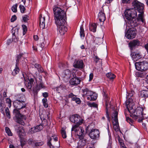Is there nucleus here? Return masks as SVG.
Masks as SVG:
<instances>
[{"label": "nucleus", "instance_id": "f257e3e1", "mask_svg": "<svg viewBox=\"0 0 148 148\" xmlns=\"http://www.w3.org/2000/svg\"><path fill=\"white\" fill-rule=\"evenodd\" d=\"M53 17L55 23L57 27L58 33L63 35L67 30L65 24V13L60 8L55 6L53 9Z\"/></svg>", "mask_w": 148, "mask_h": 148}, {"label": "nucleus", "instance_id": "f03ea898", "mask_svg": "<svg viewBox=\"0 0 148 148\" xmlns=\"http://www.w3.org/2000/svg\"><path fill=\"white\" fill-rule=\"evenodd\" d=\"M132 4L133 9L135 10H137L140 13L137 17L138 20H141L143 23H144L145 19L144 16V4L137 0H134L132 2Z\"/></svg>", "mask_w": 148, "mask_h": 148}, {"label": "nucleus", "instance_id": "7ed1b4c3", "mask_svg": "<svg viewBox=\"0 0 148 148\" xmlns=\"http://www.w3.org/2000/svg\"><path fill=\"white\" fill-rule=\"evenodd\" d=\"M118 110L115 108L113 109L112 113V117L113 128L114 130L117 132L119 130V122L118 119Z\"/></svg>", "mask_w": 148, "mask_h": 148}, {"label": "nucleus", "instance_id": "20e7f679", "mask_svg": "<svg viewBox=\"0 0 148 148\" xmlns=\"http://www.w3.org/2000/svg\"><path fill=\"white\" fill-rule=\"evenodd\" d=\"M125 17L127 19L135 18L137 16V12L133 8L126 10L125 12Z\"/></svg>", "mask_w": 148, "mask_h": 148}, {"label": "nucleus", "instance_id": "39448f33", "mask_svg": "<svg viewBox=\"0 0 148 148\" xmlns=\"http://www.w3.org/2000/svg\"><path fill=\"white\" fill-rule=\"evenodd\" d=\"M135 66L136 69L139 71H145L148 69V63L146 61L136 62Z\"/></svg>", "mask_w": 148, "mask_h": 148}, {"label": "nucleus", "instance_id": "423d86ee", "mask_svg": "<svg viewBox=\"0 0 148 148\" xmlns=\"http://www.w3.org/2000/svg\"><path fill=\"white\" fill-rule=\"evenodd\" d=\"M127 20V21L126 23L127 27L132 28H134V27L137 26L139 24L138 22L140 21H141V20H138L137 18V19L133 18L131 19Z\"/></svg>", "mask_w": 148, "mask_h": 148}, {"label": "nucleus", "instance_id": "0eeeda50", "mask_svg": "<svg viewBox=\"0 0 148 148\" xmlns=\"http://www.w3.org/2000/svg\"><path fill=\"white\" fill-rule=\"evenodd\" d=\"M70 121L76 124L81 125L83 123L84 120L79 116L76 114L72 115L70 118Z\"/></svg>", "mask_w": 148, "mask_h": 148}, {"label": "nucleus", "instance_id": "6e6552de", "mask_svg": "<svg viewBox=\"0 0 148 148\" xmlns=\"http://www.w3.org/2000/svg\"><path fill=\"white\" fill-rule=\"evenodd\" d=\"M136 29L135 28L130 27L125 35L126 37L129 39H132L134 38L136 35Z\"/></svg>", "mask_w": 148, "mask_h": 148}, {"label": "nucleus", "instance_id": "1a4fd4ad", "mask_svg": "<svg viewBox=\"0 0 148 148\" xmlns=\"http://www.w3.org/2000/svg\"><path fill=\"white\" fill-rule=\"evenodd\" d=\"M127 111L130 114V116L132 117L133 115L135 114L136 110V106L133 103H129L127 105Z\"/></svg>", "mask_w": 148, "mask_h": 148}, {"label": "nucleus", "instance_id": "9d476101", "mask_svg": "<svg viewBox=\"0 0 148 148\" xmlns=\"http://www.w3.org/2000/svg\"><path fill=\"white\" fill-rule=\"evenodd\" d=\"M89 135L92 139H96L99 136V132L97 129H92L90 130Z\"/></svg>", "mask_w": 148, "mask_h": 148}, {"label": "nucleus", "instance_id": "9b49d317", "mask_svg": "<svg viewBox=\"0 0 148 148\" xmlns=\"http://www.w3.org/2000/svg\"><path fill=\"white\" fill-rule=\"evenodd\" d=\"M14 106L17 109H21L26 107V103L24 101L16 100L14 102Z\"/></svg>", "mask_w": 148, "mask_h": 148}, {"label": "nucleus", "instance_id": "f8f14e48", "mask_svg": "<svg viewBox=\"0 0 148 148\" xmlns=\"http://www.w3.org/2000/svg\"><path fill=\"white\" fill-rule=\"evenodd\" d=\"M135 114L133 115L132 117L135 119L141 117L143 115V109L140 107H137Z\"/></svg>", "mask_w": 148, "mask_h": 148}, {"label": "nucleus", "instance_id": "ddd939ff", "mask_svg": "<svg viewBox=\"0 0 148 148\" xmlns=\"http://www.w3.org/2000/svg\"><path fill=\"white\" fill-rule=\"evenodd\" d=\"M73 77L70 80L69 82L71 85H76L79 84L80 80L77 77H76L75 74L73 75Z\"/></svg>", "mask_w": 148, "mask_h": 148}, {"label": "nucleus", "instance_id": "4468645a", "mask_svg": "<svg viewBox=\"0 0 148 148\" xmlns=\"http://www.w3.org/2000/svg\"><path fill=\"white\" fill-rule=\"evenodd\" d=\"M43 126L41 124L36 126V127L32 128L30 130L31 133L33 134L37 132H39L43 128Z\"/></svg>", "mask_w": 148, "mask_h": 148}, {"label": "nucleus", "instance_id": "2eb2a0df", "mask_svg": "<svg viewBox=\"0 0 148 148\" xmlns=\"http://www.w3.org/2000/svg\"><path fill=\"white\" fill-rule=\"evenodd\" d=\"M103 95L104 97V100L105 101V104L106 106V113L107 114V117L109 119V116L108 114V108L110 107L109 105V98L107 96V95L106 94L105 92H103Z\"/></svg>", "mask_w": 148, "mask_h": 148}, {"label": "nucleus", "instance_id": "dca6fc26", "mask_svg": "<svg viewBox=\"0 0 148 148\" xmlns=\"http://www.w3.org/2000/svg\"><path fill=\"white\" fill-rule=\"evenodd\" d=\"M73 66L77 68H82L83 67V61L81 60H75L73 65Z\"/></svg>", "mask_w": 148, "mask_h": 148}, {"label": "nucleus", "instance_id": "f3484780", "mask_svg": "<svg viewBox=\"0 0 148 148\" xmlns=\"http://www.w3.org/2000/svg\"><path fill=\"white\" fill-rule=\"evenodd\" d=\"M16 121L18 123L23 125L24 124V121L26 119V117L25 115H21L18 116H17Z\"/></svg>", "mask_w": 148, "mask_h": 148}, {"label": "nucleus", "instance_id": "a211bd4d", "mask_svg": "<svg viewBox=\"0 0 148 148\" xmlns=\"http://www.w3.org/2000/svg\"><path fill=\"white\" fill-rule=\"evenodd\" d=\"M99 20L100 22H104L106 19L105 15L103 9L101 10L98 14Z\"/></svg>", "mask_w": 148, "mask_h": 148}, {"label": "nucleus", "instance_id": "6ab92c4d", "mask_svg": "<svg viewBox=\"0 0 148 148\" xmlns=\"http://www.w3.org/2000/svg\"><path fill=\"white\" fill-rule=\"evenodd\" d=\"M140 44V42L138 40H134L129 44V46L131 50L136 46H138Z\"/></svg>", "mask_w": 148, "mask_h": 148}, {"label": "nucleus", "instance_id": "aec40b11", "mask_svg": "<svg viewBox=\"0 0 148 148\" xmlns=\"http://www.w3.org/2000/svg\"><path fill=\"white\" fill-rule=\"evenodd\" d=\"M131 55L132 59L134 61L138 60L142 57V56L140 53L136 52L132 53Z\"/></svg>", "mask_w": 148, "mask_h": 148}, {"label": "nucleus", "instance_id": "412c9836", "mask_svg": "<svg viewBox=\"0 0 148 148\" xmlns=\"http://www.w3.org/2000/svg\"><path fill=\"white\" fill-rule=\"evenodd\" d=\"M45 17H42L40 15L39 17L40 26L42 29H44L45 26Z\"/></svg>", "mask_w": 148, "mask_h": 148}, {"label": "nucleus", "instance_id": "4be33fe9", "mask_svg": "<svg viewBox=\"0 0 148 148\" xmlns=\"http://www.w3.org/2000/svg\"><path fill=\"white\" fill-rule=\"evenodd\" d=\"M19 29L17 28H13L12 29V40L15 42H16L18 41L17 38H16L15 33L16 34H18V33Z\"/></svg>", "mask_w": 148, "mask_h": 148}, {"label": "nucleus", "instance_id": "5701e85b", "mask_svg": "<svg viewBox=\"0 0 148 148\" xmlns=\"http://www.w3.org/2000/svg\"><path fill=\"white\" fill-rule=\"evenodd\" d=\"M16 130L20 138H21V136H23L25 135L24 130L20 125L18 126L16 128Z\"/></svg>", "mask_w": 148, "mask_h": 148}, {"label": "nucleus", "instance_id": "b1692460", "mask_svg": "<svg viewBox=\"0 0 148 148\" xmlns=\"http://www.w3.org/2000/svg\"><path fill=\"white\" fill-rule=\"evenodd\" d=\"M79 124H75L73 125L71 129V131H74L76 134H78V131H79L81 127Z\"/></svg>", "mask_w": 148, "mask_h": 148}, {"label": "nucleus", "instance_id": "393cba45", "mask_svg": "<svg viewBox=\"0 0 148 148\" xmlns=\"http://www.w3.org/2000/svg\"><path fill=\"white\" fill-rule=\"evenodd\" d=\"M44 88H45V86L43 83L42 82H40L38 84L36 85L35 89H34V91L35 92H38L40 89Z\"/></svg>", "mask_w": 148, "mask_h": 148}, {"label": "nucleus", "instance_id": "a878e982", "mask_svg": "<svg viewBox=\"0 0 148 148\" xmlns=\"http://www.w3.org/2000/svg\"><path fill=\"white\" fill-rule=\"evenodd\" d=\"M140 97L142 98H146L148 97V90H143L141 91L139 94Z\"/></svg>", "mask_w": 148, "mask_h": 148}, {"label": "nucleus", "instance_id": "bb28decb", "mask_svg": "<svg viewBox=\"0 0 148 148\" xmlns=\"http://www.w3.org/2000/svg\"><path fill=\"white\" fill-rule=\"evenodd\" d=\"M79 130L78 131V134H76L78 136L79 138L81 140L83 139L84 137V130L82 127H81Z\"/></svg>", "mask_w": 148, "mask_h": 148}, {"label": "nucleus", "instance_id": "cd10ccee", "mask_svg": "<svg viewBox=\"0 0 148 148\" xmlns=\"http://www.w3.org/2000/svg\"><path fill=\"white\" fill-rule=\"evenodd\" d=\"M29 82L26 84V86L29 89H31L32 87V85L33 84L34 81V79L33 78H31L29 79Z\"/></svg>", "mask_w": 148, "mask_h": 148}, {"label": "nucleus", "instance_id": "c85d7f7f", "mask_svg": "<svg viewBox=\"0 0 148 148\" xmlns=\"http://www.w3.org/2000/svg\"><path fill=\"white\" fill-rule=\"evenodd\" d=\"M83 95L85 96H89L90 97L92 94L93 92L89 90L87 88H85L83 90Z\"/></svg>", "mask_w": 148, "mask_h": 148}, {"label": "nucleus", "instance_id": "c756f323", "mask_svg": "<svg viewBox=\"0 0 148 148\" xmlns=\"http://www.w3.org/2000/svg\"><path fill=\"white\" fill-rule=\"evenodd\" d=\"M90 30L94 32H95L96 30L97 27V24L95 23H92L90 24L89 26Z\"/></svg>", "mask_w": 148, "mask_h": 148}, {"label": "nucleus", "instance_id": "7c9ffc66", "mask_svg": "<svg viewBox=\"0 0 148 148\" xmlns=\"http://www.w3.org/2000/svg\"><path fill=\"white\" fill-rule=\"evenodd\" d=\"M19 71L18 64V63H16V67L12 73V75L13 76H15L16 74L19 73Z\"/></svg>", "mask_w": 148, "mask_h": 148}, {"label": "nucleus", "instance_id": "2f4dec72", "mask_svg": "<svg viewBox=\"0 0 148 148\" xmlns=\"http://www.w3.org/2000/svg\"><path fill=\"white\" fill-rule=\"evenodd\" d=\"M80 37L82 38H84L85 36V33L83 25H82L80 27Z\"/></svg>", "mask_w": 148, "mask_h": 148}, {"label": "nucleus", "instance_id": "473e14b6", "mask_svg": "<svg viewBox=\"0 0 148 148\" xmlns=\"http://www.w3.org/2000/svg\"><path fill=\"white\" fill-rule=\"evenodd\" d=\"M52 137L53 138H49V141H48L47 143L48 145H49L50 147H51V146H52V145H51V141L52 139H53L54 140V141H56L58 140V138L56 136H52Z\"/></svg>", "mask_w": 148, "mask_h": 148}, {"label": "nucleus", "instance_id": "72a5a7b5", "mask_svg": "<svg viewBox=\"0 0 148 148\" xmlns=\"http://www.w3.org/2000/svg\"><path fill=\"white\" fill-rule=\"evenodd\" d=\"M106 76L107 77L111 79H114L116 77V76L114 74L111 73H109L107 74Z\"/></svg>", "mask_w": 148, "mask_h": 148}, {"label": "nucleus", "instance_id": "f704fd0d", "mask_svg": "<svg viewBox=\"0 0 148 148\" xmlns=\"http://www.w3.org/2000/svg\"><path fill=\"white\" fill-rule=\"evenodd\" d=\"M125 115L126 120L131 125H132V124L133 123L134 121L132 119H130L129 117L127 116L126 115V112H125Z\"/></svg>", "mask_w": 148, "mask_h": 148}, {"label": "nucleus", "instance_id": "c9c22d12", "mask_svg": "<svg viewBox=\"0 0 148 148\" xmlns=\"http://www.w3.org/2000/svg\"><path fill=\"white\" fill-rule=\"evenodd\" d=\"M5 107V106L4 104V102L1 101L0 102V110L1 111L2 113L4 114L3 110Z\"/></svg>", "mask_w": 148, "mask_h": 148}, {"label": "nucleus", "instance_id": "e433bc0d", "mask_svg": "<svg viewBox=\"0 0 148 148\" xmlns=\"http://www.w3.org/2000/svg\"><path fill=\"white\" fill-rule=\"evenodd\" d=\"M19 109H17L16 108L14 110L13 112L15 114V115L16 117L20 116L21 115L20 114V112L19 111Z\"/></svg>", "mask_w": 148, "mask_h": 148}, {"label": "nucleus", "instance_id": "4c0bfd02", "mask_svg": "<svg viewBox=\"0 0 148 148\" xmlns=\"http://www.w3.org/2000/svg\"><path fill=\"white\" fill-rule=\"evenodd\" d=\"M5 130L6 133L9 136H12V134L10 130L8 127L5 128Z\"/></svg>", "mask_w": 148, "mask_h": 148}, {"label": "nucleus", "instance_id": "58836bf2", "mask_svg": "<svg viewBox=\"0 0 148 148\" xmlns=\"http://www.w3.org/2000/svg\"><path fill=\"white\" fill-rule=\"evenodd\" d=\"M68 97L69 98H71L72 99V100L73 101H74L77 98L76 96L73 95L72 93H71L69 95Z\"/></svg>", "mask_w": 148, "mask_h": 148}, {"label": "nucleus", "instance_id": "ea45409f", "mask_svg": "<svg viewBox=\"0 0 148 148\" xmlns=\"http://www.w3.org/2000/svg\"><path fill=\"white\" fill-rule=\"evenodd\" d=\"M5 112L7 117L9 118H10V112L8 108L7 107L5 108Z\"/></svg>", "mask_w": 148, "mask_h": 148}, {"label": "nucleus", "instance_id": "a19ab883", "mask_svg": "<svg viewBox=\"0 0 148 148\" xmlns=\"http://www.w3.org/2000/svg\"><path fill=\"white\" fill-rule=\"evenodd\" d=\"M18 5L17 4H16L15 5H14L12 7L11 9L14 12H16L17 11V8Z\"/></svg>", "mask_w": 148, "mask_h": 148}, {"label": "nucleus", "instance_id": "79ce46f5", "mask_svg": "<svg viewBox=\"0 0 148 148\" xmlns=\"http://www.w3.org/2000/svg\"><path fill=\"white\" fill-rule=\"evenodd\" d=\"M90 97H91V99L92 101L95 100L97 98L96 94L95 93H93V92H92V94L91 95Z\"/></svg>", "mask_w": 148, "mask_h": 148}, {"label": "nucleus", "instance_id": "37998d69", "mask_svg": "<svg viewBox=\"0 0 148 148\" xmlns=\"http://www.w3.org/2000/svg\"><path fill=\"white\" fill-rule=\"evenodd\" d=\"M19 8L20 9L21 12L22 13H24L25 10V8L24 6L21 5H19Z\"/></svg>", "mask_w": 148, "mask_h": 148}, {"label": "nucleus", "instance_id": "c03bdc74", "mask_svg": "<svg viewBox=\"0 0 148 148\" xmlns=\"http://www.w3.org/2000/svg\"><path fill=\"white\" fill-rule=\"evenodd\" d=\"M61 133L62 135V137L64 138H66V135L65 131L63 130L62 129L61 131Z\"/></svg>", "mask_w": 148, "mask_h": 148}, {"label": "nucleus", "instance_id": "a18cd8bd", "mask_svg": "<svg viewBox=\"0 0 148 148\" xmlns=\"http://www.w3.org/2000/svg\"><path fill=\"white\" fill-rule=\"evenodd\" d=\"M22 27L23 30V35H24L27 31V26L24 25H22Z\"/></svg>", "mask_w": 148, "mask_h": 148}, {"label": "nucleus", "instance_id": "49530a36", "mask_svg": "<svg viewBox=\"0 0 148 148\" xmlns=\"http://www.w3.org/2000/svg\"><path fill=\"white\" fill-rule=\"evenodd\" d=\"M44 143V142L42 141L37 142L35 143V145L37 147L38 146H42Z\"/></svg>", "mask_w": 148, "mask_h": 148}, {"label": "nucleus", "instance_id": "de8ad7c7", "mask_svg": "<svg viewBox=\"0 0 148 148\" xmlns=\"http://www.w3.org/2000/svg\"><path fill=\"white\" fill-rule=\"evenodd\" d=\"M88 105L90 107H94L97 108V107L98 105L97 104L95 103H89L88 104Z\"/></svg>", "mask_w": 148, "mask_h": 148}, {"label": "nucleus", "instance_id": "09e8293b", "mask_svg": "<svg viewBox=\"0 0 148 148\" xmlns=\"http://www.w3.org/2000/svg\"><path fill=\"white\" fill-rule=\"evenodd\" d=\"M29 16L27 15H25L23 17V20L25 22H26L29 19Z\"/></svg>", "mask_w": 148, "mask_h": 148}, {"label": "nucleus", "instance_id": "8fccbe9b", "mask_svg": "<svg viewBox=\"0 0 148 148\" xmlns=\"http://www.w3.org/2000/svg\"><path fill=\"white\" fill-rule=\"evenodd\" d=\"M34 66L36 68H37L38 69L40 68V72H42V68H40V66L39 64H35L34 65Z\"/></svg>", "mask_w": 148, "mask_h": 148}, {"label": "nucleus", "instance_id": "3c124183", "mask_svg": "<svg viewBox=\"0 0 148 148\" xmlns=\"http://www.w3.org/2000/svg\"><path fill=\"white\" fill-rule=\"evenodd\" d=\"M95 40L98 44H99L100 43H101L102 41V39L99 38H96Z\"/></svg>", "mask_w": 148, "mask_h": 148}, {"label": "nucleus", "instance_id": "603ef678", "mask_svg": "<svg viewBox=\"0 0 148 148\" xmlns=\"http://www.w3.org/2000/svg\"><path fill=\"white\" fill-rule=\"evenodd\" d=\"M39 45L40 47L38 48V49L40 51H41L42 49V48L44 47V44L43 42H42Z\"/></svg>", "mask_w": 148, "mask_h": 148}, {"label": "nucleus", "instance_id": "864d4df0", "mask_svg": "<svg viewBox=\"0 0 148 148\" xmlns=\"http://www.w3.org/2000/svg\"><path fill=\"white\" fill-rule=\"evenodd\" d=\"M16 19V17L15 15H14L12 16L11 19V22H14Z\"/></svg>", "mask_w": 148, "mask_h": 148}, {"label": "nucleus", "instance_id": "5fc2aeb1", "mask_svg": "<svg viewBox=\"0 0 148 148\" xmlns=\"http://www.w3.org/2000/svg\"><path fill=\"white\" fill-rule=\"evenodd\" d=\"M70 71L69 69H67L65 70L64 71V73L66 75H69L70 74Z\"/></svg>", "mask_w": 148, "mask_h": 148}, {"label": "nucleus", "instance_id": "6e6d98bb", "mask_svg": "<svg viewBox=\"0 0 148 148\" xmlns=\"http://www.w3.org/2000/svg\"><path fill=\"white\" fill-rule=\"evenodd\" d=\"M6 102L8 104V106H10L11 105V101L10 99L9 98H7L6 100Z\"/></svg>", "mask_w": 148, "mask_h": 148}, {"label": "nucleus", "instance_id": "4d7b16f0", "mask_svg": "<svg viewBox=\"0 0 148 148\" xmlns=\"http://www.w3.org/2000/svg\"><path fill=\"white\" fill-rule=\"evenodd\" d=\"M22 55H20L18 56L17 57V59L16 60V63H18H18L19 62V59L21 58V57L22 56Z\"/></svg>", "mask_w": 148, "mask_h": 148}, {"label": "nucleus", "instance_id": "13d9d810", "mask_svg": "<svg viewBox=\"0 0 148 148\" xmlns=\"http://www.w3.org/2000/svg\"><path fill=\"white\" fill-rule=\"evenodd\" d=\"M118 140L119 143L120 145L123 144H124L123 140L120 138V137L119 138Z\"/></svg>", "mask_w": 148, "mask_h": 148}, {"label": "nucleus", "instance_id": "bf43d9fd", "mask_svg": "<svg viewBox=\"0 0 148 148\" xmlns=\"http://www.w3.org/2000/svg\"><path fill=\"white\" fill-rule=\"evenodd\" d=\"M93 77V74L92 73H91L89 75V81H90L92 79Z\"/></svg>", "mask_w": 148, "mask_h": 148}, {"label": "nucleus", "instance_id": "052dcab7", "mask_svg": "<svg viewBox=\"0 0 148 148\" xmlns=\"http://www.w3.org/2000/svg\"><path fill=\"white\" fill-rule=\"evenodd\" d=\"M74 101L77 104H79L81 102L80 99L78 98H77Z\"/></svg>", "mask_w": 148, "mask_h": 148}, {"label": "nucleus", "instance_id": "680f3d73", "mask_svg": "<svg viewBox=\"0 0 148 148\" xmlns=\"http://www.w3.org/2000/svg\"><path fill=\"white\" fill-rule=\"evenodd\" d=\"M42 95L43 96L45 97V98H46L48 96V94L47 92L43 93H42Z\"/></svg>", "mask_w": 148, "mask_h": 148}, {"label": "nucleus", "instance_id": "e2e57ef3", "mask_svg": "<svg viewBox=\"0 0 148 148\" xmlns=\"http://www.w3.org/2000/svg\"><path fill=\"white\" fill-rule=\"evenodd\" d=\"M133 95V94L132 93V92L131 93H129L127 95V98L130 99Z\"/></svg>", "mask_w": 148, "mask_h": 148}, {"label": "nucleus", "instance_id": "0e129e2a", "mask_svg": "<svg viewBox=\"0 0 148 148\" xmlns=\"http://www.w3.org/2000/svg\"><path fill=\"white\" fill-rule=\"evenodd\" d=\"M123 3H129L130 2V0H122Z\"/></svg>", "mask_w": 148, "mask_h": 148}, {"label": "nucleus", "instance_id": "69168bd1", "mask_svg": "<svg viewBox=\"0 0 148 148\" xmlns=\"http://www.w3.org/2000/svg\"><path fill=\"white\" fill-rule=\"evenodd\" d=\"M34 39L36 40H38V36L35 35L34 36Z\"/></svg>", "mask_w": 148, "mask_h": 148}, {"label": "nucleus", "instance_id": "338daca9", "mask_svg": "<svg viewBox=\"0 0 148 148\" xmlns=\"http://www.w3.org/2000/svg\"><path fill=\"white\" fill-rule=\"evenodd\" d=\"M47 101V99L46 98H44L42 100L43 103H46Z\"/></svg>", "mask_w": 148, "mask_h": 148}, {"label": "nucleus", "instance_id": "774afa93", "mask_svg": "<svg viewBox=\"0 0 148 148\" xmlns=\"http://www.w3.org/2000/svg\"><path fill=\"white\" fill-rule=\"evenodd\" d=\"M145 47L147 51H148V43L145 45Z\"/></svg>", "mask_w": 148, "mask_h": 148}]
</instances>
